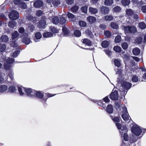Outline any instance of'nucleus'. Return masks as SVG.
<instances>
[{
	"instance_id": "nucleus-1",
	"label": "nucleus",
	"mask_w": 146,
	"mask_h": 146,
	"mask_svg": "<svg viewBox=\"0 0 146 146\" xmlns=\"http://www.w3.org/2000/svg\"><path fill=\"white\" fill-rule=\"evenodd\" d=\"M116 125L118 129L120 130V132L121 135L122 136L123 134V138L125 141H127L128 140V136L127 134L126 133L127 130V127L125 126H123L121 127V125L119 123H116Z\"/></svg>"
},
{
	"instance_id": "nucleus-2",
	"label": "nucleus",
	"mask_w": 146,
	"mask_h": 146,
	"mask_svg": "<svg viewBox=\"0 0 146 146\" xmlns=\"http://www.w3.org/2000/svg\"><path fill=\"white\" fill-rule=\"evenodd\" d=\"M122 29L124 31L125 33H134L137 31V29L135 26H122Z\"/></svg>"
},
{
	"instance_id": "nucleus-3",
	"label": "nucleus",
	"mask_w": 146,
	"mask_h": 146,
	"mask_svg": "<svg viewBox=\"0 0 146 146\" xmlns=\"http://www.w3.org/2000/svg\"><path fill=\"white\" fill-rule=\"evenodd\" d=\"M131 131L133 134L137 136H139L142 133L141 129L137 125H134L133 126L132 128Z\"/></svg>"
},
{
	"instance_id": "nucleus-4",
	"label": "nucleus",
	"mask_w": 146,
	"mask_h": 146,
	"mask_svg": "<svg viewBox=\"0 0 146 146\" xmlns=\"http://www.w3.org/2000/svg\"><path fill=\"white\" fill-rule=\"evenodd\" d=\"M14 60L13 59L9 58L7 60H5L4 64V65L5 69L8 70L10 68V64L13 62Z\"/></svg>"
},
{
	"instance_id": "nucleus-5",
	"label": "nucleus",
	"mask_w": 146,
	"mask_h": 146,
	"mask_svg": "<svg viewBox=\"0 0 146 146\" xmlns=\"http://www.w3.org/2000/svg\"><path fill=\"white\" fill-rule=\"evenodd\" d=\"M19 16L18 13L15 11H13L10 13L9 15V17L11 19L15 20L18 18Z\"/></svg>"
},
{
	"instance_id": "nucleus-6",
	"label": "nucleus",
	"mask_w": 146,
	"mask_h": 146,
	"mask_svg": "<svg viewBox=\"0 0 146 146\" xmlns=\"http://www.w3.org/2000/svg\"><path fill=\"white\" fill-rule=\"evenodd\" d=\"M35 95L36 97L42 99L44 101H46L47 98L46 96H44L43 93L40 91H35Z\"/></svg>"
},
{
	"instance_id": "nucleus-7",
	"label": "nucleus",
	"mask_w": 146,
	"mask_h": 146,
	"mask_svg": "<svg viewBox=\"0 0 146 146\" xmlns=\"http://www.w3.org/2000/svg\"><path fill=\"white\" fill-rule=\"evenodd\" d=\"M123 110L125 113L122 114L121 117L125 121H128L130 117L127 111V109L126 108L124 107L123 108Z\"/></svg>"
},
{
	"instance_id": "nucleus-8",
	"label": "nucleus",
	"mask_w": 146,
	"mask_h": 146,
	"mask_svg": "<svg viewBox=\"0 0 146 146\" xmlns=\"http://www.w3.org/2000/svg\"><path fill=\"white\" fill-rule=\"evenodd\" d=\"M131 85V84L129 82H124L122 84V86L124 90L127 91L130 88Z\"/></svg>"
},
{
	"instance_id": "nucleus-9",
	"label": "nucleus",
	"mask_w": 146,
	"mask_h": 146,
	"mask_svg": "<svg viewBox=\"0 0 146 146\" xmlns=\"http://www.w3.org/2000/svg\"><path fill=\"white\" fill-rule=\"evenodd\" d=\"M118 95L117 91L115 90L113 91L111 94L110 98L112 100H116L118 99Z\"/></svg>"
},
{
	"instance_id": "nucleus-10",
	"label": "nucleus",
	"mask_w": 146,
	"mask_h": 146,
	"mask_svg": "<svg viewBox=\"0 0 146 146\" xmlns=\"http://www.w3.org/2000/svg\"><path fill=\"white\" fill-rule=\"evenodd\" d=\"M25 92L30 97H33L35 95V91L30 88H26Z\"/></svg>"
},
{
	"instance_id": "nucleus-11",
	"label": "nucleus",
	"mask_w": 146,
	"mask_h": 146,
	"mask_svg": "<svg viewBox=\"0 0 146 146\" xmlns=\"http://www.w3.org/2000/svg\"><path fill=\"white\" fill-rule=\"evenodd\" d=\"M48 2L50 4H53L54 6H57L60 3V1L58 0H48Z\"/></svg>"
},
{
	"instance_id": "nucleus-12",
	"label": "nucleus",
	"mask_w": 146,
	"mask_h": 146,
	"mask_svg": "<svg viewBox=\"0 0 146 146\" xmlns=\"http://www.w3.org/2000/svg\"><path fill=\"white\" fill-rule=\"evenodd\" d=\"M101 13L103 14H108L110 11L109 9L106 7L102 6L101 8Z\"/></svg>"
},
{
	"instance_id": "nucleus-13",
	"label": "nucleus",
	"mask_w": 146,
	"mask_h": 146,
	"mask_svg": "<svg viewBox=\"0 0 146 146\" xmlns=\"http://www.w3.org/2000/svg\"><path fill=\"white\" fill-rule=\"evenodd\" d=\"M43 3L41 1L37 0L34 3V5L35 7L39 8L42 6Z\"/></svg>"
},
{
	"instance_id": "nucleus-14",
	"label": "nucleus",
	"mask_w": 146,
	"mask_h": 146,
	"mask_svg": "<svg viewBox=\"0 0 146 146\" xmlns=\"http://www.w3.org/2000/svg\"><path fill=\"white\" fill-rule=\"evenodd\" d=\"M116 74L118 75L117 79L120 81L123 76L122 74V70L119 69H117V71H116Z\"/></svg>"
},
{
	"instance_id": "nucleus-15",
	"label": "nucleus",
	"mask_w": 146,
	"mask_h": 146,
	"mask_svg": "<svg viewBox=\"0 0 146 146\" xmlns=\"http://www.w3.org/2000/svg\"><path fill=\"white\" fill-rule=\"evenodd\" d=\"M133 14V10L130 9H127L126 10L125 16L129 18Z\"/></svg>"
},
{
	"instance_id": "nucleus-16",
	"label": "nucleus",
	"mask_w": 146,
	"mask_h": 146,
	"mask_svg": "<svg viewBox=\"0 0 146 146\" xmlns=\"http://www.w3.org/2000/svg\"><path fill=\"white\" fill-rule=\"evenodd\" d=\"M25 89H26L22 86L18 87V92L21 96H23L24 94V92H25Z\"/></svg>"
},
{
	"instance_id": "nucleus-17",
	"label": "nucleus",
	"mask_w": 146,
	"mask_h": 146,
	"mask_svg": "<svg viewBox=\"0 0 146 146\" xmlns=\"http://www.w3.org/2000/svg\"><path fill=\"white\" fill-rule=\"evenodd\" d=\"M8 89L7 86L5 85H1L0 86V92L3 93L6 91Z\"/></svg>"
},
{
	"instance_id": "nucleus-18",
	"label": "nucleus",
	"mask_w": 146,
	"mask_h": 146,
	"mask_svg": "<svg viewBox=\"0 0 146 146\" xmlns=\"http://www.w3.org/2000/svg\"><path fill=\"white\" fill-rule=\"evenodd\" d=\"M82 42L83 44H85L88 46H90L92 44L91 41L87 38H85L83 40Z\"/></svg>"
},
{
	"instance_id": "nucleus-19",
	"label": "nucleus",
	"mask_w": 146,
	"mask_h": 146,
	"mask_svg": "<svg viewBox=\"0 0 146 146\" xmlns=\"http://www.w3.org/2000/svg\"><path fill=\"white\" fill-rule=\"evenodd\" d=\"M87 19L90 23H94L96 21V18L92 16H89L87 17Z\"/></svg>"
},
{
	"instance_id": "nucleus-20",
	"label": "nucleus",
	"mask_w": 146,
	"mask_h": 146,
	"mask_svg": "<svg viewBox=\"0 0 146 146\" xmlns=\"http://www.w3.org/2000/svg\"><path fill=\"white\" fill-rule=\"evenodd\" d=\"M132 52L135 55H138L140 53V50L138 48H136L133 49Z\"/></svg>"
},
{
	"instance_id": "nucleus-21",
	"label": "nucleus",
	"mask_w": 146,
	"mask_h": 146,
	"mask_svg": "<svg viewBox=\"0 0 146 146\" xmlns=\"http://www.w3.org/2000/svg\"><path fill=\"white\" fill-rule=\"evenodd\" d=\"M113 0H106L104 2V5L107 6H110L113 3Z\"/></svg>"
},
{
	"instance_id": "nucleus-22",
	"label": "nucleus",
	"mask_w": 146,
	"mask_h": 146,
	"mask_svg": "<svg viewBox=\"0 0 146 146\" xmlns=\"http://www.w3.org/2000/svg\"><path fill=\"white\" fill-rule=\"evenodd\" d=\"M42 37V35L40 33H37L35 35V37L36 39H35V41L37 42L38 41L37 40L40 39Z\"/></svg>"
},
{
	"instance_id": "nucleus-23",
	"label": "nucleus",
	"mask_w": 146,
	"mask_h": 146,
	"mask_svg": "<svg viewBox=\"0 0 146 146\" xmlns=\"http://www.w3.org/2000/svg\"><path fill=\"white\" fill-rule=\"evenodd\" d=\"M89 11L90 13L93 14H95L98 12V10L96 9L91 7L89 8Z\"/></svg>"
},
{
	"instance_id": "nucleus-24",
	"label": "nucleus",
	"mask_w": 146,
	"mask_h": 146,
	"mask_svg": "<svg viewBox=\"0 0 146 146\" xmlns=\"http://www.w3.org/2000/svg\"><path fill=\"white\" fill-rule=\"evenodd\" d=\"M113 111V107L111 105H108L107 107V112L109 113H111Z\"/></svg>"
},
{
	"instance_id": "nucleus-25",
	"label": "nucleus",
	"mask_w": 146,
	"mask_h": 146,
	"mask_svg": "<svg viewBox=\"0 0 146 146\" xmlns=\"http://www.w3.org/2000/svg\"><path fill=\"white\" fill-rule=\"evenodd\" d=\"M12 39L16 38L19 35V34L17 31H15L12 34Z\"/></svg>"
},
{
	"instance_id": "nucleus-26",
	"label": "nucleus",
	"mask_w": 146,
	"mask_h": 146,
	"mask_svg": "<svg viewBox=\"0 0 146 146\" xmlns=\"http://www.w3.org/2000/svg\"><path fill=\"white\" fill-rule=\"evenodd\" d=\"M16 23L13 21H10L8 24V26L11 28H14L16 26Z\"/></svg>"
},
{
	"instance_id": "nucleus-27",
	"label": "nucleus",
	"mask_w": 146,
	"mask_h": 146,
	"mask_svg": "<svg viewBox=\"0 0 146 146\" xmlns=\"http://www.w3.org/2000/svg\"><path fill=\"white\" fill-rule=\"evenodd\" d=\"M130 3V0H122L121 1V3L122 5L124 6H127L129 5Z\"/></svg>"
},
{
	"instance_id": "nucleus-28",
	"label": "nucleus",
	"mask_w": 146,
	"mask_h": 146,
	"mask_svg": "<svg viewBox=\"0 0 146 146\" xmlns=\"http://www.w3.org/2000/svg\"><path fill=\"white\" fill-rule=\"evenodd\" d=\"M53 36V34L50 32H46L43 34V36L44 38H48Z\"/></svg>"
},
{
	"instance_id": "nucleus-29",
	"label": "nucleus",
	"mask_w": 146,
	"mask_h": 146,
	"mask_svg": "<svg viewBox=\"0 0 146 146\" xmlns=\"http://www.w3.org/2000/svg\"><path fill=\"white\" fill-rule=\"evenodd\" d=\"M9 39L7 36L6 35L2 36L1 38V41L3 42H6Z\"/></svg>"
},
{
	"instance_id": "nucleus-30",
	"label": "nucleus",
	"mask_w": 146,
	"mask_h": 146,
	"mask_svg": "<svg viewBox=\"0 0 146 146\" xmlns=\"http://www.w3.org/2000/svg\"><path fill=\"white\" fill-rule=\"evenodd\" d=\"M113 19V17L111 15H106L104 17V19L106 21H111Z\"/></svg>"
},
{
	"instance_id": "nucleus-31",
	"label": "nucleus",
	"mask_w": 146,
	"mask_h": 146,
	"mask_svg": "<svg viewBox=\"0 0 146 146\" xmlns=\"http://www.w3.org/2000/svg\"><path fill=\"white\" fill-rule=\"evenodd\" d=\"M121 61L120 60L115 59L114 61L115 65L118 67H120L121 66Z\"/></svg>"
},
{
	"instance_id": "nucleus-32",
	"label": "nucleus",
	"mask_w": 146,
	"mask_h": 146,
	"mask_svg": "<svg viewBox=\"0 0 146 146\" xmlns=\"http://www.w3.org/2000/svg\"><path fill=\"white\" fill-rule=\"evenodd\" d=\"M139 27L142 29H143L146 27V25L144 22H140L139 23Z\"/></svg>"
},
{
	"instance_id": "nucleus-33",
	"label": "nucleus",
	"mask_w": 146,
	"mask_h": 146,
	"mask_svg": "<svg viewBox=\"0 0 146 146\" xmlns=\"http://www.w3.org/2000/svg\"><path fill=\"white\" fill-rule=\"evenodd\" d=\"M9 91L11 93H13L15 92L17 90L15 87L13 86H11L9 88Z\"/></svg>"
},
{
	"instance_id": "nucleus-34",
	"label": "nucleus",
	"mask_w": 146,
	"mask_h": 146,
	"mask_svg": "<svg viewBox=\"0 0 146 146\" xmlns=\"http://www.w3.org/2000/svg\"><path fill=\"white\" fill-rule=\"evenodd\" d=\"M45 24V22L43 20L39 23L38 27L40 28H43L44 27Z\"/></svg>"
},
{
	"instance_id": "nucleus-35",
	"label": "nucleus",
	"mask_w": 146,
	"mask_h": 146,
	"mask_svg": "<svg viewBox=\"0 0 146 146\" xmlns=\"http://www.w3.org/2000/svg\"><path fill=\"white\" fill-rule=\"evenodd\" d=\"M52 21L53 23L56 24L58 23L59 22L58 18L56 17H54L53 18Z\"/></svg>"
},
{
	"instance_id": "nucleus-36",
	"label": "nucleus",
	"mask_w": 146,
	"mask_h": 146,
	"mask_svg": "<svg viewBox=\"0 0 146 146\" xmlns=\"http://www.w3.org/2000/svg\"><path fill=\"white\" fill-rule=\"evenodd\" d=\"M113 49L116 52H119L121 51V48L118 46H115L113 47Z\"/></svg>"
},
{
	"instance_id": "nucleus-37",
	"label": "nucleus",
	"mask_w": 146,
	"mask_h": 146,
	"mask_svg": "<svg viewBox=\"0 0 146 146\" xmlns=\"http://www.w3.org/2000/svg\"><path fill=\"white\" fill-rule=\"evenodd\" d=\"M111 28L113 29H117L118 27V25L116 23L113 22L111 23L110 25Z\"/></svg>"
},
{
	"instance_id": "nucleus-38",
	"label": "nucleus",
	"mask_w": 146,
	"mask_h": 146,
	"mask_svg": "<svg viewBox=\"0 0 146 146\" xmlns=\"http://www.w3.org/2000/svg\"><path fill=\"white\" fill-rule=\"evenodd\" d=\"M109 42L107 41H104L102 42V46L104 48H106L108 45Z\"/></svg>"
},
{
	"instance_id": "nucleus-39",
	"label": "nucleus",
	"mask_w": 146,
	"mask_h": 146,
	"mask_svg": "<svg viewBox=\"0 0 146 146\" xmlns=\"http://www.w3.org/2000/svg\"><path fill=\"white\" fill-rule=\"evenodd\" d=\"M121 10V8L119 6H116L113 8V11L114 12H118Z\"/></svg>"
},
{
	"instance_id": "nucleus-40",
	"label": "nucleus",
	"mask_w": 146,
	"mask_h": 146,
	"mask_svg": "<svg viewBox=\"0 0 146 146\" xmlns=\"http://www.w3.org/2000/svg\"><path fill=\"white\" fill-rule=\"evenodd\" d=\"M74 34L76 36L79 37L81 35V33L79 31L76 30L74 31Z\"/></svg>"
},
{
	"instance_id": "nucleus-41",
	"label": "nucleus",
	"mask_w": 146,
	"mask_h": 146,
	"mask_svg": "<svg viewBox=\"0 0 146 146\" xmlns=\"http://www.w3.org/2000/svg\"><path fill=\"white\" fill-rule=\"evenodd\" d=\"M78 24L81 27H84L86 26V23L83 21H80L78 22Z\"/></svg>"
},
{
	"instance_id": "nucleus-42",
	"label": "nucleus",
	"mask_w": 146,
	"mask_h": 146,
	"mask_svg": "<svg viewBox=\"0 0 146 146\" xmlns=\"http://www.w3.org/2000/svg\"><path fill=\"white\" fill-rule=\"evenodd\" d=\"M59 22L61 24H64L66 22V19L64 18V15H62V16L60 18Z\"/></svg>"
},
{
	"instance_id": "nucleus-43",
	"label": "nucleus",
	"mask_w": 146,
	"mask_h": 146,
	"mask_svg": "<svg viewBox=\"0 0 146 146\" xmlns=\"http://www.w3.org/2000/svg\"><path fill=\"white\" fill-rule=\"evenodd\" d=\"M6 48V46L4 44L0 45V52H2L4 51Z\"/></svg>"
},
{
	"instance_id": "nucleus-44",
	"label": "nucleus",
	"mask_w": 146,
	"mask_h": 146,
	"mask_svg": "<svg viewBox=\"0 0 146 146\" xmlns=\"http://www.w3.org/2000/svg\"><path fill=\"white\" fill-rule=\"evenodd\" d=\"M143 39L142 37H137L135 40L136 42L138 44H141L142 42Z\"/></svg>"
},
{
	"instance_id": "nucleus-45",
	"label": "nucleus",
	"mask_w": 146,
	"mask_h": 146,
	"mask_svg": "<svg viewBox=\"0 0 146 146\" xmlns=\"http://www.w3.org/2000/svg\"><path fill=\"white\" fill-rule=\"evenodd\" d=\"M81 10L83 12L86 13L87 11L88 7L86 6L82 7L81 8Z\"/></svg>"
},
{
	"instance_id": "nucleus-46",
	"label": "nucleus",
	"mask_w": 146,
	"mask_h": 146,
	"mask_svg": "<svg viewBox=\"0 0 146 146\" xmlns=\"http://www.w3.org/2000/svg\"><path fill=\"white\" fill-rule=\"evenodd\" d=\"M121 39V37L120 36H117L115 39V41L116 42L118 43L119 42Z\"/></svg>"
},
{
	"instance_id": "nucleus-47",
	"label": "nucleus",
	"mask_w": 146,
	"mask_h": 146,
	"mask_svg": "<svg viewBox=\"0 0 146 146\" xmlns=\"http://www.w3.org/2000/svg\"><path fill=\"white\" fill-rule=\"evenodd\" d=\"M78 9L79 7L78 6H75L72 7L71 9V10L73 12H75L78 10Z\"/></svg>"
},
{
	"instance_id": "nucleus-48",
	"label": "nucleus",
	"mask_w": 146,
	"mask_h": 146,
	"mask_svg": "<svg viewBox=\"0 0 146 146\" xmlns=\"http://www.w3.org/2000/svg\"><path fill=\"white\" fill-rule=\"evenodd\" d=\"M104 34L107 37H109L111 35V32L108 31H105L104 33Z\"/></svg>"
},
{
	"instance_id": "nucleus-49",
	"label": "nucleus",
	"mask_w": 146,
	"mask_h": 146,
	"mask_svg": "<svg viewBox=\"0 0 146 146\" xmlns=\"http://www.w3.org/2000/svg\"><path fill=\"white\" fill-rule=\"evenodd\" d=\"M121 46L124 49H126L128 47V45L127 43L124 42L121 44Z\"/></svg>"
},
{
	"instance_id": "nucleus-50",
	"label": "nucleus",
	"mask_w": 146,
	"mask_h": 146,
	"mask_svg": "<svg viewBox=\"0 0 146 146\" xmlns=\"http://www.w3.org/2000/svg\"><path fill=\"white\" fill-rule=\"evenodd\" d=\"M132 80L133 82H137L138 80V78L137 76H134L132 77Z\"/></svg>"
},
{
	"instance_id": "nucleus-51",
	"label": "nucleus",
	"mask_w": 146,
	"mask_h": 146,
	"mask_svg": "<svg viewBox=\"0 0 146 146\" xmlns=\"http://www.w3.org/2000/svg\"><path fill=\"white\" fill-rule=\"evenodd\" d=\"M50 31L54 33H56L58 32L57 30L54 27H50Z\"/></svg>"
},
{
	"instance_id": "nucleus-52",
	"label": "nucleus",
	"mask_w": 146,
	"mask_h": 146,
	"mask_svg": "<svg viewBox=\"0 0 146 146\" xmlns=\"http://www.w3.org/2000/svg\"><path fill=\"white\" fill-rule=\"evenodd\" d=\"M67 16L69 18H71L72 19L74 18L75 17L74 15L70 13H68L67 15Z\"/></svg>"
},
{
	"instance_id": "nucleus-53",
	"label": "nucleus",
	"mask_w": 146,
	"mask_h": 146,
	"mask_svg": "<svg viewBox=\"0 0 146 146\" xmlns=\"http://www.w3.org/2000/svg\"><path fill=\"white\" fill-rule=\"evenodd\" d=\"M19 50H17L14 52L12 56L13 57H16L19 54Z\"/></svg>"
},
{
	"instance_id": "nucleus-54",
	"label": "nucleus",
	"mask_w": 146,
	"mask_h": 146,
	"mask_svg": "<svg viewBox=\"0 0 146 146\" xmlns=\"http://www.w3.org/2000/svg\"><path fill=\"white\" fill-rule=\"evenodd\" d=\"M115 122V124L116 125V123H118V122H119L120 121V119H119L117 117H115V118H113L112 119Z\"/></svg>"
},
{
	"instance_id": "nucleus-55",
	"label": "nucleus",
	"mask_w": 146,
	"mask_h": 146,
	"mask_svg": "<svg viewBox=\"0 0 146 146\" xmlns=\"http://www.w3.org/2000/svg\"><path fill=\"white\" fill-rule=\"evenodd\" d=\"M18 31L20 33H22L25 32V29L24 28L20 27Z\"/></svg>"
},
{
	"instance_id": "nucleus-56",
	"label": "nucleus",
	"mask_w": 146,
	"mask_h": 146,
	"mask_svg": "<svg viewBox=\"0 0 146 146\" xmlns=\"http://www.w3.org/2000/svg\"><path fill=\"white\" fill-rule=\"evenodd\" d=\"M43 13L42 11L38 10L36 11V15L37 16H40L42 15Z\"/></svg>"
},
{
	"instance_id": "nucleus-57",
	"label": "nucleus",
	"mask_w": 146,
	"mask_h": 146,
	"mask_svg": "<svg viewBox=\"0 0 146 146\" xmlns=\"http://www.w3.org/2000/svg\"><path fill=\"white\" fill-rule=\"evenodd\" d=\"M66 3L68 5H71L74 3V0H65Z\"/></svg>"
},
{
	"instance_id": "nucleus-58",
	"label": "nucleus",
	"mask_w": 146,
	"mask_h": 146,
	"mask_svg": "<svg viewBox=\"0 0 146 146\" xmlns=\"http://www.w3.org/2000/svg\"><path fill=\"white\" fill-rule=\"evenodd\" d=\"M20 4L21 7L22 8L24 9L26 8L27 6L26 5L25 3H21Z\"/></svg>"
},
{
	"instance_id": "nucleus-59",
	"label": "nucleus",
	"mask_w": 146,
	"mask_h": 146,
	"mask_svg": "<svg viewBox=\"0 0 146 146\" xmlns=\"http://www.w3.org/2000/svg\"><path fill=\"white\" fill-rule=\"evenodd\" d=\"M62 31L66 35L68 34L69 32V31L65 28H62Z\"/></svg>"
},
{
	"instance_id": "nucleus-60",
	"label": "nucleus",
	"mask_w": 146,
	"mask_h": 146,
	"mask_svg": "<svg viewBox=\"0 0 146 146\" xmlns=\"http://www.w3.org/2000/svg\"><path fill=\"white\" fill-rule=\"evenodd\" d=\"M24 41L25 44H28L30 43V40L29 38H27L24 40Z\"/></svg>"
},
{
	"instance_id": "nucleus-61",
	"label": "nucleus",
	"mask_w": 146,
	"mask_h": 146,
	"mask_svg": "<svg viewBox=\"0 0 146 146\" xmlns=\"http://www.w3.org/2000/svg\"><path fill=\"white\" fill-rule=\"evenodd\" d=\"M13 72H12L11 71L9 73V76L10 78H11V79L12 80H13V78H14L13 77Z\"/></svg>"
},
{
	"instance_id": "nucleus-62",
	"label": "nucleus",
	"mask_w": 146,
	"mask_h": 146,
	"mask_svg": "<svg viewBox=\"0 0 146 146\" xmlns=\"http://www.w3.org/2000/svg\"><path fill=\"white\" fill-rule=\"evenodd\" d=\"M104 101L106 103H108L110 101V100L107 96H106L103 98Z\"/></svg>"
},
{
	"instance_id": "nucleus-63",
	"label": "nucleus",
	"mask_w": 146,
	"mask_h": 146,
	"mask_svg": "<svg viewBox=\"0 0 146 146\" xmlns=\"http://www.w3.org/2000/svg\"><path fill=\"white\" fill-rule=\"evenodd\" d=\"M141 10L143 13H146V6L142 7Z\"/></svg>"
},
{
	"instance_id": "nucleus-64",
	"label": "nucleus",
	"mask_w": 146,
	"mask_h": 146,
	"mask_svg": "<svg viewBox=\"0 0 146 146\" xmlns=\"http://www.w3.org/2000/svg\"><path fill=\"white\" fill-rule=\"evenodd\" d=\"M120 106V104L119 103L117 102H116L115 103V107L116 108V109H117L119 108Z\"/></svg>"
}]
</instances>
